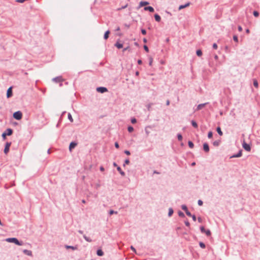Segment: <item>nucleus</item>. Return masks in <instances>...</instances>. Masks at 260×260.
<instances>
[{
    "label": "nucleus",
    "mask_w": 260,
    "mask_h": 260,
    "mask_svg": "<svg viewBox=\"0 0 260 260\" xmlns=\"http://www.w3.org/2000/svg\"><path fill=\"white\" fill-rule=\"evenodd\" d=\"M153 105L152 103H149L147 105V108L148 111H151V106Z\"/></svg>",
    "instance_id": "nucleus-38"
},
{
    "label": "nucleus",
    "mask_w": 260,
    "mask_h": 260,
    "mask_svg": "<svg viewBox=\"0 0 260 260\" xmlns=\"http://www.w3.org/2000/svg\"><path fill=\"white\" fill-rule=\"evenodd\" d=\"M189 5H190V3H187L184 5H180L179 7V10L184 9V8L189 6Z\"/></svg>",
    "instance_id": "nucleus-20"
},
{
    "label": "nucleus",
    "mask_w": 260,
    "mask_h": 260,
    "mask_svg": "<svg viewBox=\"0 0 260 260\" xmlns=\"http://www.w3.org/2000/svg\"><path fill=\"white\" fill-rule=\"evenodd\" d=\"M149 4V2H148L147 1H141V2H140V3L139 4V8L142 7L143 6H147Z\"/></svg>",
    "instance_id": "nucleus-13"
},
{
    "label": "nucleus",
    "mask_w": 260,
    "mask_h": 260,
    "mask_svg": "<svg viewBox=\"0 0 260 260\" xmlns=\"http://www.w3.org/2000/svg\"><path fill=\"white\" fill-rule=\"evenodd\" d=\"M145 11H148L150 12H153L154 11V8L151 6L145 7L144 8Z\"/></svg>",
    "instance_id": "nucleus-12"
},
{
    "label": "nucleus",
    "mask_w": 260,
    "mask_h": 260,
    "mask_svg": "<svg viewBox=\"0 0 260 260\" xmlns=\"http://www.w3.org/2000/svg\"><path fill=\"white\" fill-rule=\"evenodd\" d=\"M77 145V143L75 142H72L69 145V150L72 151Z\"/></svg>",
    "instance_id": "nucleus-10"
},
{
    "label": "nucleus",
    "mask_w": 260,
    "mask_h": 260,
    "mask_svg": "<svg viewBox=\"0 0 260 260\" xmlns=\"http://www.w3.org/2000/svg\"><path fill=\"white\" fill-rule=\"evenodd\" d=\"M201 232L202 233H205L207 236H210L211 235V232L209 230H206L204 226H201L200 227Z\"/></svg>",
    "instance_id": "nucleus-3"
},
{
    "label": "nucleus",
    "mask_w": 260,
    "mask_h": 260,
    "mask_svg": "<svg viewBox=\"0 0 260 260\" xmlns=\"http://www.w3.org/2000/svg\"><path fill=\"white\" fill-rule=\"evenodd\" d=\"M181 208L183 210H184L185 212H186V211H187V206L185 205H182L181 206Z\"/></svg>",
    "instance_id": "nucleus-32"
},
{
    "label": "nucleus",
    "mask_w": 260,
    "mask_h": 260,
    "mask_svg": "<svg viewBox=\"0 0 260 260\" xmlns=\"http://www.w3.org/2000/svg\"><path fill=\"white\" fill-rule=\"evenodd\" d=\"M174 211L172 208H170L169 209L168 216L169 217L171 216L173 214Z\"/></svg>",
    "instance_id": "nucleus-25"
},
{
    "label": "nucleus",
    "mask_w": 260,
    "mask_h": 260,
    "mask_svg": "<svg viewBox=\"0 0 260 260\" xmlns=\"http://www.w3.org/2000/svg\"><path fill=\"white\" fill-rule=\"evenodd\" d=\"M83 238H84V239H85L86 241H87V242H91L92 241V240H91L90 238H89V237H87V236H86V235H83Z\"/></svg>",
    "instance_id": "nucleus-26"
},
{
    "label": "nucleus",
    "mask_w": 260,
    "mask_h": 260,
    "mask_svg": "<svg viewBox=\"0 0 260 260\" xmlns=\"http://www.w3.org/2000/svg\"><path fill=\"white\" fill-rule=\"evenodd\" d=\"M63 79L61 76H58L52 79V81L56 83H60V86L62 85L61 82L63 81Z\"/></svg>",
    "instance_id": "nucleus-4"
},
{
    "label": "nucleus",
    "mask_w": 260,
    "mask_h": 260,
    "mask_svg": "<svg viewBox=\"0 0 260 260\" xmlns=\"http://www.w3.org/2000/svg\"><path fill=\"white\" fill-rule=\"evenodd\" d=\"M127 130H128V132L132 133V132H133L134 131V128L132 126H129L127 127Z\"/></svg>",
    "instance_id": "nucleus-33"
},
{
    "label": "nucleus",
    "mask_w": 260,
    "mask_h": 260,
    "mask_svg": "<svg viewBox=\"0 0 260 260\" xmlns=\"http://www.w3.org/2000/svg\"><path fill=\"white\" fill-rule=\"evenodd\" d=\"M154 18H155V20H156V21H157V22H160V21L161 18H160V16L158 14H155L154 15Z\"/></svg>",
    "instance_id": "nucleus-16"
},
{
    "label": "nucleus",
    "mask_w": 260,
    "mask_h": 260,
    "mask_svg": "<svg viewBox=\"0 0 260 260\" xmlns=\"http://www.w3.org/2000/svg\"><path fill=\"white\" fill-rule=\"evenodd\" d=\"M242 155V150H240L239 152L236 154H234L230 157V158H234V157H241Z\"/></svg>",
    "instance_id": "nucleus-11"
},
{
    "label": "nucleus",
    "mask_w": 260,
    "mask_h": 260,
    "mask_svg": "<svg viewBox=\"0 0 260 260\" xmlns=\"http://www.w3.org/2000/svg\"><path fill=\"white\" fill-rule=\"evenodd\" d=\"M184 223H185V224L186 226H190V223L189 222V221L188 220H186L184 221Z\"/></svg>",
    "instance_id": "nucleus-51"
},
{
    "label": "nucleus",
    "mask_w": 260,
    "mask_h": 260,
    "mask_svg": "<svg viewBox=\"0 0 260 260\" xmlns=\"http://www.w3.org/2000/svg\"><path fill=\"white\" fill-rule=\"evenodd\" d=\"M178 215L181 217H185V215L181 211H179L178 212Z\"/></svg>",
    "instance_id": "nucleus-31"
},
{
    "label": "nucleus",
    "mask_w": 260,
    "mask_h": 260,
    "mask_svg": "<svg viewBox=\"0 0 260 260\" xmlns=\"http://www.w3.org/2000/svg\"><path fill=\"white\" fill-rule=\"evenodd\" d=\"M68 119H69V120L71 122H73V119L72 118V115L70 113H69L68 114Z\"/></svg>",
    "instance_id": "nucleus-28"
},
{
    "label": "nucleus",
    "mask_w": 260,
    "mask_h": 260,
    "mask_svg": "<svg viewBox=\"0 0 260 260\" xmlns=\"http://www.w3.org/2000/svg\"><path fill=\"white\" fill-rule=\"evenodd\" d=\"M203 149L206 152H208L209 151V146L208 143H204L203 144Z\"/></svg>",
    "instance_id": "nucleus-9"
},
{
    "label": "nucleus",
    "mask_w": 260,
    "mask_h": 260,
    "mask_svg": "<svg viewBox=\"0 0 260 260\" xmlns=\"http://www.w3.org/2000/svg\"><path fill=\"white\" fill-rule=\"evenodd\" d=\"M242 146L243 148L247 151H250L251 150L250 146L249 144H247L245 141L243 142Z\"/></svg>",
    "instance_id": "nucleus-6"
},
{
    "label": "nucleus",
    "mask_w": 260,
    "mask_h": 260,
    "mask_svg": "<svg viewBox=\"0 0 260 260\" xmlns=\"http://www.w3.org/2000/svg\"><path fill=\"white\" fill-rule=\"evenodd\" d=\"M115 46L118 49H121L123 47V44L119 43L118 41L116 43Z\"/></svg>",
    "instance_id": "nucleus-21"
},
{
    "label": "nucleus",
    "mask_w": 260,
    "mask_h": 260,
    "mask_svg": "<svg viewBox=\"0 0 260 260\" xmlns=\"http://www.w3.org/2000/svg\"><path fill=\"white\" fill-rule=\"evenodd\" d=\"M96 90L97 91L103 93L105 92H107L108 91V89L107 88L105 87H99L96 88Z\"/></svg>",
    "instance_id": "nucleus-7"
},
{
    "label": "nucleus",
    "mask_w": 260,
    "mask_h": 260,
    "mask_svg": "<svg viewBox=\"0 0 260 260\" xmlns=\"http://www.w3.org/2000/svg\"><path fill=\"white\" fill-rule=\"evenodd\" d=\"M66 247V248L67 249L70 248V249H72L73 250H75V249H77L76 247H74V246H68V245H67Z\"/></svg>",
    "instance_id": "nucleus-39"
},
{
    "label": "nucleus",
    "mask_w": 260,
    "mask_h": 260,
    "mask_svg": "<svg viewBox=\"0 0 260 260\" xmlns=\"http://www.w3.org/2000/svg\"><path fill=\"white\" fill-rule=\"evenodd\" d=\"M114 145H115V147L116 148H119V144H118V143L117 142H115Z\"/></svg>",
    "instance_id": "nucleus-56"
},
{
    "label": "nucleus",
    "mask_w": 260,
    "mask_h": 260,
    "mask_svg": "<svg viewBox=\"0 0 260 260\" xmlns=\"http://www.w3.org/2000/svg\"><path fill=\"white\" fill-rule=\"evenodd\" d=\"M129 159L127 158V159H126L124 161V163L123 164V166L124 167L125 166V165H128L129 164Z\"/></svg>",
    "instance_id": "nucleus-41"
},
{
    "label": "nucleus",
    "mask_w": 260,
    "mask_h": 260,
    "mask_svg": "<svg viewBox=\"0 0 260 260\" xmlns=\"http://www.w3.org/2000/svg\"><path fill=\"white\" fill-rule=\"evenodd\" d=\"M198 203L199 206H202L203 204V201L201 200H198Z\"/></svg>",
    "instance_id": "nucleus-48"
},
{
    "label": "nucleus",
    "mask_w": 260,
    "mask_h": 260,
    "mask_svg": "<svg viewBox=\"0 0 260 260\" xmlns=\"http://www.w3.org/2000/svg\"><path fill=\"white\" fill-rule=\"evenodd\" d=\"M220 143V141H215L213 142V144L214 146H219Z\"/></svg>",
    "instance_id": "nucleus-35"
},
{
    "label": "nucleus",
    "mask_w": 260,
    "mask_h": 260,
    "mask_svg": "<svg viewBox=\"0 0 260 260\" xmlns=\"http://www.w3.org/2000/svg\"><path fill=\"white\" fill-rule=\"evenodd\" d=\"M216 131L218 133V134L220 135V136H222L223 135V133L221 131V129L220 128V127L219 126H218L217 128H216Z\"/></svg>",
    "instance_id": "nucleus-23"
},
{
    "label": "nucleus",
    "mask_w": 260,
    "mask_h": 260,
    "mask_svg": "<svg viewBox=\"0 0 260 260\" xmlns=\"http://www.w3.org/2000/svg\"><path fill=\"white\" fill-rule=\"evenodd\" d=\"M188 146L190 148H192L194 146V144L193 143H192V142L190 141H189L188 142Z\"/></svg>",
    "instance_id": "nucleus-30"
},
{
    "label": "nucleus",
    "mask_w": 260,
    "mask_h": 260,
    "mask_svg": "<svg viewBox=\"0 0 260 260\" xmlns=\"http://www.w3.org/2000/svg\"><path fill=\"white\" fill-rule=\"evenodd\" d=\"M177 138L178 140L180 141L182 140V136L181 134H177Z\"/></svg>",
    "instance_id": "nucleus-34"
},
{
    "label": "nucleus",
    "mask_w": 260,
    "mask_h": 260,
    "mask_svg": "<svg viewBox=\"0 0 260 260\" xmlns=\"http://www.w3.org/2000/svg\"><path fill=\"white\" fill-rule=\"evenodd\" d=\"M5 132H6L7 136H11L13 134V129L10 128H7Z\"/></svg>",
    "instance_id": "nucleus-15"
},
{
    "label": "nucleus",
    "mask_w": 260,
    "mask_h": 260,
    "mask_svg": "<svg viewBox=\"0 0 260 260\" xmlns=\"http://www.w3.org/2000/svg\"><path fill=\"white\" fill-rule=\"evenodd\" d=\"M152 61H153V59L152 57H150L149 59V63L150 66L152 65Z\"/></svg>",
    "instance_id": "nucleus-55"
},
{
    "label": "nucleus",
    "mask_w": 260,
    "mask_h": 260,
    "mask_svg": "<svg viewBox=\"0 0 260 260\" xmlns=\"http://www.w3.org/2000/svg\"><path fill=\"white\" fill-rule=\"evenodd\" d=\"M131 248L134 251V252H136V249L133 246H131Z\"/></svg>",
    "instance_id": "nucleus-63"
},
{
    "label": "nucleus",
    "mask_w": 260,
    "mask_h": 260,
    "mask_svg": "<svg viewBox=\"0 0 260 260\" xmlns=\"http://www.w3.org/2000/svg\"><path fill=\"white\" fill-rule=\"evenodd\" d=\"M208 104V103H204V104H199L198 106V107H197V110H201V109H202L203 107H204Z\"/></svg>",
    "instance_id": "nucleus-14"
},
{
    "label": "nucleus",
    "mask_w": 260,
    "mask_h": 260,
    "mask_svg": "<svg viewBox=\"0 0 260 260\" xmlns=\"http://www.w3.org/2000/svg\"><path fill=\"white\" fill-rule=\"evenodd\" d=\"M143 41V42L145 43H147V40L146 38H144Z\"/></svg>",
    "instance_id": "nucleus-64"
},
{
    "label": "nucleus",
    "mask_w": 260,
    "mask_h": 260,
    "mask_svg": "<svg viewBox=\"0 0 260 260\" xmlns=\"http://www.w3.org/2000/svg\"><path fill=\"white\" fill-rule=\"evenodd\" d=\"M117 170L122 176H125V173L123 171H122V170L120 167H117Z\"/></svg>",
    "instance_id": "nucleus-18"
},
{
    "label": "nucleus",
    "mask_w": 260,
    "mask_h": 260,
    "mask_svg": "<svg viewBox=\"0 0 260 260\" xmlns=\"http://www.w3.org/2000/svg\"><path fill=\"white\" fill-rule=\"evenodd\" d=\"M11 145V142H7L5 145V149L4 152L5 154H7L10 150V147Z\"/></svg>",
    "instance_id": "nucleus-5"
},
{
    "label": "nucleus",
    "mask_w": 260,
    "mask_h": 260,
    "mask_svg": "<svg viewBox=\"0 0 260 260\" xmlns=\"http://www.w3.org/2000/svg\"><path fill=\"white\" fill-rule=\"evenodd\" d=\"M143 47H144V49L145 50V51H146L147 52H149V48L147 45H144Z\"/></svg>",
    "instance_id": "nucleus-44"
},
{
    "label": "nucleus",
    "mask_w": 260,
    "mask_h": 260,
    "mask_svg": "<svg viewBox=\"0 0 260 260\" xmlns=\"http://www.w3.org/2000/svg\"><path fill=\"white\" fill-rule=\"evenodd\" d=\"M127 7V4H126V5L123 6H122L121 8H118L117 10L118 11H120V10H121L122 9L126 8Z\"/></svg>",
    "instance_id": "nucleus-42"
},
{
    "label": "nucleus",
    "mask_w": 260,
    "mask_h": 260,
    "mask_svg": "<svg viewBox=\"0 0 260 260\" xmlns=\"http://www.w3.org/2000/svg\"><path fill=\"white\" fill-rule=\"evenodd\" d=\"M238 29L239 31H241L242 30V27L240 25L238 26Z\"/></svg>",
    "instance_id": "nucleus-58"
},
{
    "label": "nucleus",
    "mask_w": 260,
    "mask_h": 260,
    "mask_svg": "<svg viewBox=\"0 0 260 260\" xmlns=\"http://www.w3.org/2000/svg\"><path fill=\"white\" fill-rule=\"evenodd\" d=\"M166 105L167 106H169L170 105V101L169 100H167V101H166Z\"/></svg>",
    "instance_id": "nucleus-61"
},
{
    "label": "nucleus",
    "mask_w": 260,
    "mask_h": 260,
    "mask_svg": "<svg viewBox=\"0 0 260 260\" xmlns=\"http://www.w3.org/2000/svg\"><path fill=\"white\" fill-rule=\"evenodd\" d=\"M124 153H125V154H126V155H130V154H131V152H130V151H128V150H125V151H124Z\"/></svg>",
    "instance_id": "nucleus-52"
},
{
    "label": "nucleus",
    "mask_w": 260,
    "mask_h": 260,
    "mask_svg": "<svg viewBox=\"0 0 260 260\" xmlns=\"http://www.w3.org/2000/svg\"><path fill=\"white\" fill-rule=\"evenodd\" d=\"M13 95L12 87H10L7 91V98H11Z\"/></svg>",
    "instance_id": "nucleus-8"
},
{
    "label": "nucleus",
    "mask_w": 260,
    "mask_h": 260,
    "mask_svg": "<svg viewBox=\"0 0 260 260\" xmlns=\"http://www.w3.org/2000/svg\"><path fill=\"white\" fill-rule=\"evenodd\" d=\"M131 122L133 123V124H135L137 122V120L135 118H133L131 119Z\"/></svg>",
    "instance_id": "nucleus-45"
},
{
    "label": "nucleus",
    "mask_w": 260,
    "mask_h": 260,
    "mask_svg": "<svg viewBox=\"0 0 260 260\" xmlns=\"http://www.w3.org/2000/svg\"><path fill=\"white\" fill-rule=\"evenodd\" d=\"M138 63L139 64H141L142 63V61L141 59H139V60H138Z\"/></svg>",
    "instance_id": "nucleus-60"
},
{
    "label": "nucleus",
    "mask_w": 260,
    "mask_h": 260,
    "mask_svg": "<svg viewBox=\"0 0 260 260\" xmlns=\"http://www.w3.org/2000/svg\"><path fill=\"white\" fill-rule=\"evenodd\" d=\"M197 55L198 56H201L202 55V51L201 50H198L196 52Z\"/></svg>",
    "instance_id": "nucleus-29"
},
{
    "label": "nucleus",
    "mask_w": 260,
    "mask_h": 260,
    "mask_svg": "<svg viewBox=\"0 0 260 260\" xmlns=\"http://www.w3.org/2000/svg\"><path fill=\"white\" fill-rule=\"evenodd\" d=\"M114 213H115V214H117V211H114V210H110V211H109V214H110V215H112V214H114Z\"/></svg>",
    "instance_id": "nucleus-43"
},
{
    "label": "nucleus",
    "mask_w": 260,
    "mask_h": 260,
    "mask_svg": "<svg viewBox=\"0 0 260 260\" xmlns=\"http://www.w3.org/2000/svg\"><path fill=\"white\" fill-rule=\"evenodd\" d=\"M198 222H200V223L202 222V218H201V217H199L198 218Z\"/></svg>",
    "instance_id": "nucleus-57"
},
{
    "label": "nucleus",
    "mask_w": 260,
    "mask_h": 260,
    "mask_svg": "<svg viewBox=\"0 0 260 260\" xmlns=\"http://www.w3.org/2000/svg\"><path fill=\"white\" fill-rule=\"evenodd\" d=\"M23 252L25 254L27 255H31V254H32L31 251L29 250L24 249L23 250Z\"/></svg>",
    "instance_id": "nucleus-17"
},
{
    "label": "nucleus",
    "mask_w": 260,
    "mask_h": 260,
    "mask_svg": "<svg viewBox=\"0 0 260 260\" xmlns=\"http://www.w3.org/2000/svg\"><path fill=\"white\" fill-rule=\"evenodd\" d=\"M6 241L11 243H14L17 245H22L23 244V242L22 241H19L16 238H9L6 239Z\"/></svg>",
    "instance_id": "nucleus-1"
},
{
    "label": "nucleus",
    "mask_w": 260,
    "mask_h": 260,
    "mask_svg": "<svg viewBox=\"0 0 260 260\" xmlns=\"http://www.w3.org/2000/svg\"><path fill=\"white\" fill-rule=\"evenodd\" d=\"M233 40H234V41L235 42H238V37L237 36H233Z\"/></svg>",
    "instance_id": "nucleus-49"
},
{
    "label": "nucleus",
    "mask_w": 260,
    "mask_h": 260,
    "mask_svg": "<svg viewBox=\"0 0 260 260\" xmlns=\"http://www.w3.org/2000/svg\"><path fill=\"white\" fill-rule=\"evenodd\" d=\"M190 217H192V220L194 221H196V220H197V218H196V216L194 215H192V216H191Z\"/></svg>",
    "instance_id": "nucleus-53"
},
{
    "label": "nucleus",
    "mask_w": 260,
    "mask_h": 260,
    "mask_svg": "<svg viewBox=\"0 0 260 260\" xmlns=\"http://www.w3.org/2000/svg\"><path fill=\"white\" fill-rule=\"evenodd\" d=\"M199 245L202 248H205L206 247L205 244L202 242H200Z\"/></svg>",
    "instance_id": "nucleus-36"
},
{
    "label": "nucleus",
    "mask_w": 260,
    "mask_h": 260,
    "mask_svg": "<svg viewBox=\"0 0 260 260\" xmlns=\"http://www.w3.org/2000/svg\"><path fill=\"white\" fill-rule=\"evenodd\" d=\"M100 171H104L105 170L103 166H101L100 168Z\"/></svg>",
    "instance_id": "nucleus-59"
},
{
    "label": "nucleus",
    "mask_w": 260,
    "mask_h": 260,
    "mask_svg": "<svg viewBox=\"0 0 260 260\" xmlns=\"http://www.w3.org/2000/svg\"><path fill=\"white\" fill-rule=\"evenodd\" d=\"M96 254L99 256H102L104 255V252L102 249H99L96 251Z\"/></svg>",
    "instance_id": "nucleus-22"
},
{
    "label": "nucleus",
    "mask_w": 260,
    "mask_h": 260,
    "mask_svg": "<svg viewBox=\"0 0 260 260\" xmlns=\"http://www.w3.org/2000/svg\"><path fill=\"white\" fill-rule=\"evenodd\" d=\"M253 14L255 17H257L259 16V13L257 11H254L253 12Z\"/></svg>",
    "instance_id": "nucleus-37"
},
{
    "label": "nucleus",
    "mask_w": 260,
    "mask_h": 260,
    "mask_svg": "<svg viewBox=\"0 0 260 260\" xmlns=\"http://www.w3.org/2000/svg\"><path fill=\"white\" fill-rule=\"evenodd\" d=\"M6 136H7V135L6 134V132H5L4 133H3L2 137H3V139H6Z\"/></svg>",
    "instance_id": "nucleus-46"
},
{
    "label": "nucleus",
    "mask_w": 260,
    "mask_h": 260,
    "mask_svg": "<svg viewBox=\"0 0 260 260\" xmlns=\"http://www.w3.org/2000/svg\"><path fill=\"white\" fill-rule=\"evenodd\" d=\"M13 117L16 120H20L22 117V112L20 111H16L13 114Z\"/></svg>",
    "instance_id": "nucleus-2"
},
{
    "label": "nucleus",
    "mask_w": 260,
    "mask_h": 260,
    "mask_svg": "<svg viewBox=\"0 0 260 260\" xmlns=\"http://www.w3.org/2000/svg\"><path fill=\"white\" fill-rule=\"evenodd\" d=\"M185 213H186V215H187V216H190V217L191 216H192V214H191V213L188 211V210H187V211H186L185 212Z\"/></svg>",
    "instance_id": "nucleus-50"
},
{
    "label": "nucleus",
    "mask_w": 260,
    "mask_h": 260,
    "mask_svg": "<svg viewBox=\"0 0 260 260\" xmlns=\"http://www.w3.org/2000/svg\"><path fill=\"white\" fill-rule=\"evenodd\" d=\"M153 174H159L160 173L155 170L153 171Z\"/></svg>",
    "instance_id": "nucleus-62"
},
{
    "label": "nucleus",
    "mask_w": 260,
    "mask_h": 260,
    "mask_svg": "<svg viewBox=\"0 0 260 260\" xmlns=\"http://www.w3.org/2000/svg\"><path fill=\"white\" fill-rule=\"evenodd\" d=\"M253 85L256 88H258V83L256 79L253 80Z\"/></svg>",
    "instance_id": "nucleus-27"
},
{
    "label": "nucleus",
    "mask_w": 260,
    "mask_h": 260,
    "mask_svg": "<svg viewBox=\"0 0 260 260\" xmlns=\"http://www.w3.org/2000/svg\"><path fill=\"white\" fill-rule=\"evenodd\" d=\"M213 133L211 131H210L208 134V137L209 139H211L212 138Z\"/></svg>",
    "instance_id": "nucleus-40"
},
{
    "label": "nucleus",
    "mask_w": 260,
    "mask_h": 260,
    "mask_svg": "<svg viewBox=\"0 0 260 260\" xmlns=\"http://www.w3.org/2000/svg\"><path fill=\"white\" fill-rule=\"evenodd\" d=\"M191 123L193 127H194V128H198V125L194 120H191Z\"/></svg>",
    "instance_id": "nucleus-24"
},
{
    "label": "nucleus",
    "mask_w": 260,
    "mask_h": 260,
    "mask_svg": "<svg viewBox=\"0 0 260 260\" xmlns=\"http://www.w3.org/2000/svg\"><path fill=\"white\" fill-rule=\"evenodd\" d=\"M110 33V31L109 30H107L104 34V38L105 40L108 39L109 38V34Z\"/></svg>",
    "instance_id": "nucleus-19"
},
{
    "label": "nucleus",
    "mask_w": 260,
    "mask_h": 260,
    "mask_svg": "<svg viewBox=\"0 0 260 260\" xmlns=\"http://www.w3.org/2000/svg\"><path fill=\"white\" fill-rule=\"evenodd\" d=\"M141 32L143 35H145L146 34V30L145 29H141Z\"/></svg>",
    "instance_id": "nucleus-47"
},
{
    "label": "nucleus",
    "mask_w": 260,
    "mask_h": 260,
    "mask_svg": "<svg viewBox=\"0 0 260 260\" xmlns=\"http://www.w3.org/2000/svg\"><path fill=\"white\" fill-rule=\"evenodd\" d=\"M217 45L216 44V43H214L213 44V48L214 49H217Z\"/></svg>",
    "instance_id": "nucleus-54"
}]
</instances>
